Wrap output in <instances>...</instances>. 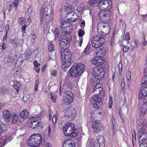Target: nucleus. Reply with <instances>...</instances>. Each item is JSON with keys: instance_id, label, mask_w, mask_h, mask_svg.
<instances>
[{"instance_id": "obj_1", "label": "nucleus", "mask_w": 147, "mask_h": 147, "mask_svg": "<svg viewBox=\"0 0 147 147\" xmlns=\"http://www.w3.org/2000/svg\"><path fill=\"white\" fill-rule=\"evenodd\" d=\"M67 36V35L61 36L59 40L60 49L64 50L61 51V59L62 63V67L65 71L73 61L71 59V51L67 49L70 46V38Z\"/></svg>"}, {"instance_id": "obj_2", "label": "nucleus", "mask_w": 147, "mask_h": 147, "mask_svg": "<svg viewBox=\"0 0 147 147\" xmlns=\"http://www.w3.org/2000/svg\"><path fill=\"white\" fill-rule=\"evenodd\" d=\"M45 3H43L42 7L40 10V13L41 19H45V22H47L51 20V16L53 11L51 5H47L45 7Z\"/></svg>"}, {"instance_id": "obj_3", "label": "nucleus", "mask_w": 147, "mask_h": 147, "mask_svg": "<svg viewBox=\"0 0 147 147\" xmlns=\"http://www.w3.org/2000/svg\"><path fill=\"white\" fill-rule=\"evenodd\" d=\"M63 129L64 135L70 137H74L78 135V130L76 129L74 124L67 122L65 124Z\"/></svg>"}, {"instance_id": "obj_4", "label": "nucleus", "mask_w": 147, "mask_h": 147, "mask_svg": "<svg viewBox=\"0 0 147 147\" xmlns=\"http://www.w3.org/2000/svg\"><path fill=\"white\" fill-rule=\"evenodd\" d=\"M71 77H76L80 75L84 71V66L81 63H74L69 69Z\"/></svg>"}, {"instance_id": "obj_5", "label": "nucleus", "mask_w": 147, "mask_h": 147, "mask_svg": "<svg viewBox=\"0 0 147 147\" xmlns=\"http://www.w3.org/2000/svg\"><path fill=\"white\" fill-rule=\"evenodd\" d=\"M42 140L41 135L38 134H35L30 136L28 143L30 146L36 147L44 144Z\"/></svg>"}, {"instance_id": "obj_6", "label": "nucleus", "mask_w": 147, "mask_h": 147, "mask_svg": "<svg viewBox=\"0 0 147 147\" xmlns=\"http://www.w3.org/2000/svg\"><path fill=\"white\" fill-rule=\"evenodd\" d=\"M110 29L109 24L105 21L99 22L97 27V32L98 34L104 35L105 33L109 32Z\"/></svg>"}, {"instance_id": "obj_7", "label": "nucleus", "mask_w": 147, "mask_h": 147, "mask_svg": "<svg viewBox=\"0 0 147 147\" xmlns=\"http://www.w3.org/2000/svg\"><path fill=\"white\" fill-rule=\"evenodd\" d=\"M90 39L91 40V43L92 47L98 48V49L100 48L99 47L102 45L105 41L103 38L96 35L91 37Z\"/></svg>"}, {"instance_id": "obj_8", "label": "nucleus", "mask_w": 147, "mask_h": 147, "mask_svg": "<svg viewBox=\"0 0 147 147\" xmlns=\"http://www.w3.org/2000/svg\"><path fill=\"white\" fill-rule=\"evenodd\" d=\"M147 127L145 125H143L142 128L138 132L139 142L140 143H141V144H142V143L145 141L147 139ZM146 143V142L143 144Z\"/></svg>"}, {"instance_id": "obj_9", "label": "nucleus", "mask_w": 147, "mask_h": 147, "mask_svg": "<svg viewBox=\"0 0 147 147\" xmlns=\"http://www.w3.org/2000/svg\"><path fill=\"white\" fill-rule=\"evenodd\" d=\"M30 120L31 123L29 124V127L33 129L37 128L38 129L41 128L42 123L38 121L40 120V117L39 115L32 117Z\"/></svg>"}, {"instance_id": "obj_10", "label": "nucleus", "mask_w": 147, "mask_h": 147, "mask_svg": "<svg viewBox=\"0 0 147 147\" xmlns=\"http://www.w3.org/2000/svg\"><path fill=\"white\" fill-rule=\"evenodd\" d=\"M98 16L101 21H105L107 23H109L111 18V12L109 9L100 10Z\"/></svg>"}, {"instance_id": "obj_11", "label": "nucleus", "mask_w": 147, "mask_h": 147, "mask_svg": "<svg viewBox=\"0 0 147 147\" xmlns=\"http://www.w3.org/2000/svg\"><path fill=\"white\" fill-rule=\"evenodd\" d=\"M76 115V111L73 107L69 108L65 114V118L69 121L74 120Z\"/></svg>"}, {"instance_id": "obj_12", "label": "nucleus", "mask_w": 147, "mask_h": 147, "mask_svg": "<svg viewBox=\"0 0 147 147\" xmlns=\"http://www.w3.org/2000/svg\"><path fill=\"white\" fill-rule=\"evenodd\" d=\"M112 4L110 0H102L98 3V7L100 10L110 9Z\"/></svg>"}, {"instance_id": "obj_13", "label": "nucleus", "mask_w": 147, "mask_h": 147, "mask_svg": "<svg viewBox=\"0 0 147 147\" xmlns=\"http://www.w3.org/2000/svg\"><path fill=\"white\" fill-rule=\"evenodd\" d=\"M95 96H93L90 100V102L94 107L96 109L101 108L103 105V102L101 98Z\"/></svg>"}, {"instance_id": "obj_14", "label": "nucleus", "mask_w": 147, "mask_h": 147, "mask_svg": "<svg viewBox=\"0 0 147 147\" xmlns=\"http://www.w3.org/2000/svg\"><path fill=\"white\" fill-rule=\"evenodd\" d=\"M92 127L94 131L98 132L103 129V124L99 121H93L92 123Z\"/></svg>"}, {"instance_id": "obj_15", "label": "nucleus", "mask_w": 147, "mask_h": 147, "mask_svg": "<svg viewBox=\"0 0 147 147\" xmlns=\"http://www.w3.org/2000/svg\"><path fill=\"white\" fill-rule=\"evenodd\" d=\"M97 51L96 52V54L99 55V58L98 59V64L97 66L100 65L102 64L104 62V57H103L104 54V50L101 48L97 49Z\"/></svg>"}, {"instance_id": "obj_16", "label": "nucleus", "mask_w": 147, "mask_h": 147, "mask_svg": "<svg viewBox=\"0 0 147 147\" xmlns=\"http://www.w3.org/2000/svg\"><path fill=\"white\" fill-rule=\"evenodd\" d=\"M66 95L64 102L66 105L71 104L74 100V94L71 91H68L66 92Z\"/></svg>"}, {"instance_id": "obj_17", "label": "nucleus", "mask_w": 147, "mask_h": 147, "mask_svg": "<svg viewBox=\"0 0 147 147\" xmlns=\"http://www.w3.org/2000/svg\"><path fill=\"white\" fill-rule=\"evenodd\" d=\"M147 98V87L142 89L139 94V101L144 100H145Z\"/></svg>"}, {"instance_id": "obj_18", "label": "nucleus", "mask_w": 147, "mask_h": 147, "mask_svg": "<svg viewBox=\"0 0 147 147\" xmlns=\"http://www.w3.org/2000/svg\"><path fill=\"white\" fill-rule=\"evenodd\" d=\"M3 117L4 119L6 122L9 121L12 117L10 111L8 110H5L3 111Z\"/></svg>"}, {"instance_id": "obj_19", "label": "nucleus", "mask_w": 147, "mask_h": 147, "mask_svg": "<svg viewBox=\"0 0 147 147\" xmlns=\"http://www.w3.org/2000/svg\"><path fill=\"white\" fill-rule=\"evenodd\" d=\"M21 0H14L8 6L7 9L8 11H11L14 7L16 9L18 7V5Z\"/></svg>"}, {"instance_id": "obj_20", "label": "nucleus", "mask_w": 147, "mask_h": 147, "mask_svg": "<svg viewBox=\"0 0 147 147\" xmlns=\"http://www.w3.org/2000/svg\"><path fill=\"white\" fill-rule=\"evenodd\" d=\"M93 92L96 91L97 93H95V96L100 97V98H102L104 96V92L102 88H94L93 90Z\"/></svg>"}, {"instance_id": "obj_21", "label": "nucleus", "mask_w": 147, "mask_h": 147, "mask_svg": "<svg viewBox=\"0 0 147 147\" xmlns=\"http://www.w3.org/2000/svg\"><path fill=\"white\" fill-rule=\"evenodd\" d=\"M97 141L98 142L97 146H96V144H94V146L95 147H104V140L103 136H98L97 137Z\"/></svg>"}, {"instance_id": "obj_22", "label": "nucleus", "mask_w": 147, "mask_h": 147, "mask_svg": "<svg viewBox=\"0 0 147 147\" xmlns=\"http://www.w3.org/2000/svg\"><path fill=\"white\" fill-rule=\"evenodd\" d=\"M67 16L69 17L68 18V20L70 22H74L77 20V14L73 12H70L67 15Z\"/></svg>"}, {"instance_id": "obj_23", "label": "nucleus", "mask_w": 147, "mask_h": 147, "mask_svg": "<svg viewBox=\"0 0 147 147\" xmlns=\"http://www.w3.org/2000/svg\"><path fill=\"white\" fill-rule=\"evenodd\" d=\"M78 36L79 37V40L78 41V44L80 47L81 46L83 42V36L85 34L84 31L81 29H80L78 31Z\"/></svg>"}, {"instance_id": "obj_24", "label": "nucleus", "mask_w": 147, "mask_h": 147, "mask_svg": "<svg viewBox=\"0 0 147 147\" xmlns=\"http://www.w3.org/2000/svg\"><path fill=\"white\" fill-rule=\"evenodd\" d=\"M63 147H76V144L72 140H67L63 143Z\"/></svg>"}, {"instance_id": "obj_25", "label": "nucleus", "mask_w": 147, "mask_h": 147, "mask_svg": "<svg viewBox=\"0 0 147 147\" xmlns=\"http://www.w3.org/2000/svg\"><path fill=\"white\" fill-rule=\"evenodd\" d=\"M5 62H7L8 63H13L15 60V59L12 53H10L8 55L7 57L3 59Z\"/></svg>"}, {"instance_id": "obj_26", "label": "nucleus", "mask_w": 147, "mask_h": 147, "mask_svg": "<svg viewBox=\"0 0 147 147\" xmlns=\"http://www.w3.org/2000/svg\"><path fill=\"white\" fill-rule=\"evenodd\" d=\"M70 25V23L67 21H62L60 23L61 28L62 29L64 28L65 30H68V29H69L70 28L69 26Z\"/></svg>"}, {"instance_id": "obj_27", "label": "nucleus", "mask_w": 147, "mask_h": 147, "mask_svg": "<svg viewBox=\"0 0 147 147\" xmlns=\"http://www.w3.org/2000/svg\"><path fill=\"white\" fill-rule=\"evenodd\" d=\"M100 72L98 74H96V76L94 77V78L96 79V80L98 81L103 78L104 75V72L102 69H101Z\"/></svg>"}, {"instance_id": "obj_28", "label": "nucleus", "mask_w": 147, "mask_h": 147, "mask_svg": "<svg viewBox=\"0 0 147 147\" xmlns=\"http://www.w3.org/2000/svg\"><path fill=\"white\" fill-rule=\"evenodd\" d=\"M29 115V113L27 111L24 110L22 111L20 113V117L24 119H27Z\"/></svg>"}, {"instance_id": "obj_29", "label": "nucleus", "mask_w": 147, "mask_h": 147, "mask_svg": "<svg viewBox=\"0 0 147 147\" xmlns=\"http://www.w3.org/2000/svg\"><path fill=\"white\" fill-rule=\"evenodd\" d=\"M52 32L53 33L55 36V39L57 40L59 38V28H56L55 29V30H52Z\"/></svg>"}, {"instance_id": "obj_30", "label": "nucleus", "mask_w": 147, "mask_h": 147, "mask_svg": "<svg viewBox=\"0 0 147 147\" xmlns=\"http://www.w3.org/2000/svg\"><path fill=\"white\" fill-rule=\"evenodd\" d=\"M48 49L49 52H52L55 50V46L51 41H49L48 43Z\"/></svg>"}, {"instance_id": "obj_31", "label": "nucleus", "mask_w": 147, "mask_h": 147, "mask_svg": "<svg viewBox=\"0 0 147 147\" xmlns=\"http://www.w3.org/2000/svg\"><path fill=\"white\" fill-rule=\"evenodd\" d=\"M142 87H145L147 86V76H145L143 77L141 81Z\"/></svg>"}, {"instance_id": "obj_32", "label": "nucleus", "mask_w": 147, "mask_h": 147, "mask_svg": "<svg viewBox=\"0 0 147 147\" xmlns=\"http://www.w3.org/2000/svg\"><path fill=\"white\" fill-rule=\"evenodd\" d=\"M101 69L99 68L98 67L93 68L92 73L94 78L95 76H96L97 74H98V73L100 72V71Z\"/></svg>"}, {"instance_id": "obj_33", "label": "nucleus", "mask_w": 147, "mask_h": 147, "mask_svg": "<svg viewBox=\"0 0 147 147\" xmlns=\"http://www.w3.org/2000/svg\"><path fill=\"white\" fill-rule=\"evenodd\" d=\"M14 87L16 90L18 91L20 87V82L17 81L14 82Z\"/></svg>"}, {"instance_id": "obj_34", "label": "nucleus", "mask_w": 147, "mask_h": 147, "mask_svg": "<svg viewBox=\"0 0 147 147\" xmlns=\"http://www.w3.org/2000/svg\"><path fill=\"white\" fill-rule=\"evenodd\" d=\"M12 123L14 124H16L17 123L18 121V116L16 114H14L13 116H12Z\"/></svg>"}, {"instance_id": "obj_35", "label": "nucleus", "mask_w": 147, "mask_h": 147, "mask_svg": "<svg viewBox=\"0 0 147 147\" xmlns=\"http://www.w3.org/2000/svg\"><path fill=\"white\" fill-rule=\"evenodd\" d=\"M6 129V127L4 124L0 125V134L5 131Z\"/></svg>"}, {"instance_id": "obj_36", "label": "nucleus", "mask_w": 147, "mask_h": 147, "mask_svg": "<svg viewBox=\"0 0 147 147\" xmlns=\"http://www.w3.org/2000/svg\"><path fill=\"white\" fill-rule=\"evenodd\" d=\"M30 98V95L27 93H25L23 97V101L25 102Z\"/></svg>"}, {"instance_id": "obj_37", "label": "nucleus", "mask_w": 147, "mask_h": 147, "mask_svg": "<svg viewBox=\"0 0 147 147\" xmlns=\"http://www.w3.org/2000/svg\"><path fill=\"white\" fill-rule=\"evenodd\" d=\"M84 9V6L82 4H81L78 7L77 10L79 12L82 11Z\"/></svg>"}, {"instance_id": "obj_38", "label": "nucleus", "mask_w": 147, "mask_h": 147, "mask_svg": "<svg viewBox=\"0 0 147 147\" xmlns=\"http://www.w3.org/2000/svg\"><path fill=\"white\" fill-rule=\"evenodd\" d=\"M96 56L95 57H94V59H93L92 61V63L94 64L95 65H97V64H98V59L99 58V55H96Z\"/></svg>"}, {"instance_id": "obj_39", "label": "nucleus", "mask_w": 147, "mask_h": 147, "mask_svg": "<svg viewBox=\"0 0 147 147\" xmlns=\"http://www.w3.org/2000/svg\"><path fill=\"white\" fill-rule=\"evenodd\" d=\"M98 2V0H90L89 2V4L90 5L93 6L96 4Z\"/></svg>"}, {"instance_id": "obj_40", "label": "nucleus", "mask_w": 147, "mask_h": 147, "mask_svg": "<svg viewBox=\"0 0 147 147\" xmlns=\"http://www.w3.org/2000/svg\"><path fill=\"white\" fill-rule=\"evenodd\" d=\"M69 4L73 7L75 6L78 2V0H69Z\"/></svg>"}, {"instance_id": "obj_41", "label": "nucleus", "mask_w": 147, "mask_h": 147, "mask_svg": "<svg viewBox=\"0 0 147 147\" xmlns=\"http://www.w3.org/2000/svg\"><path fill=\"white\" fill-rule=\"evenodd\" d=\"M25 20L24 18H19L18 20V22L20 25H22L25 23Z\"/></svg>"}, {"instance_id": "obj_42", "label": "nucleus", "mask_w": 147, "mask_h": 147, "mask_svg": "<svg viewBox=\"0 0 147 147\" xmlns=\"http://www.w3.org/2000/svg\"><path fill=\"white\" fill-rule=\"evenodd\" d=\"M126 77L127 78V82H129L131 79V74L130 72L128 71L127 72Z\"/></svg>"}, {"instance_id": "obj_43", "label": "nucleus", "mask_w": 147, "mask_h": 147, "mask_svg": "<svg viewBox=\"0 0 147 147\" xmlns=\"http://www.w3.org/2000/svg\"><path fill=\"white\" fill-rule=\"evenodd\" d=\"M140 102H143L144 103L142 104V107L147 109V102L144 100H141Z\"/></svg>"}, {"instance_id": "obj_44", "label": "nucleus", "mask_w": 147, "mask_h": 147, "mask_svg": "<svg viewBox=\"0 0 147 147\" xmlns=\"http://www.w3.org/2000/svg\"><path fill=\"white\" fill-rule=\"evenodd\" d=\"M39 81L38 80L36 81L34 86V90L35 91L38 90V88L39 84Z\"/></svg>"}, {"instance_id": "obj_45", "label": "nucleus", "mask_w": 147, "mask_h": 147, "mask_svg": "<svg viewBox=\"0 0 147 147\" xmlns=\"http://www.w3.org/2000/svg\"><path fill=\"white\" fill-rule=\"evenodd\" d=\"M26 56L27 57L30 56L32 54V51L30 50H26L25 53H24Z\"/></svg>"}, {"instance_id": "obj_46", "label": "nucleus", "mask_w": 147, "mask_h": 147, "mask_svg": "<svg viewBox=\"0 0 147 147\" xmlns=\"http://www.w3.org/2000/svg\"><path fill=\"white\" fill-rule=\"evenodd\" d=\"M142 38L143 39L142 40V43L144 46H146L147 45V41H146L145 39V36L143 35Z\"/></svg>"}, {"instance_id": "obj_47", "label": "nucleus", "mask_w": 147, "mask_h": 147, "mask_svg": "<svg viewBox=\"0 0 147 147\" xmlns=\"http://www.w3.org/2000/svg\"><path fill=\"white\" fill-rule=\"evenodd\" d=\"M51 100L52 102H55L56 96H55V94L53 93H51Z\"/></svg>"}, {"instance_id": "obj_48", "label": "nucleus", "mask_w": 147, "mask_h": 147, "mask_svg": "<svg viewBox=\"0 0 147 147\" xmlns=\"http://www.w3.org/2000/svg\"><path fill=\"white\" fill-rule=\"evenodd\" d=\"M129 49V47L126 45H123V51L124 52H127Z\"/></svg>"}, {"instance_id": "obj_49", "label": "nucleus", "mask_w": 147, "mask_h": 147, "mask_svg": "<svg viewBox=\"0 0 147 147\" xmlns=\"http://www.w3.org/2000/svg\"><path fill=\"white\" fill-rule=\"evenodd\" d=\"M57 74V71L55 70H53L51 71L50 74L52 75V76L55 77Z\"/></svg>"}, {"instance_id": "obj_50", "label": "nucleus", "mask_w": 147, "mask_h": 147, "mask_svg": "<svg viewBox=\"0 0 147 147\" xmlns=\"http://www.w3.org/2000/svg\"><path fill=\"white\" fill-rule=\"evenodd\" d=\"M109 108H111L113 104L112 98L111 96H109Z\"/></svg>"}, {"instance_id": "obj_51", "label": "nucleus", "mask_w": 147, "mask_h": 147, "mask_svg": "<svg viewBox=\"0 0 147 147\" xmlns=\"http://www.w3.org/2000/svg\"><path fill=\"white\" fill-rule=\"evenodd\" d=\"M30 37L31 40H34L36 38V36L35 34H31L30 35Z\"/></svg>"}, {"instance_id": "obj_52", "label": "nucleus", "mask_w": 147, "mask_h": 147, "mask_svg": "<svg viewBox=\"0 0 147 147\" xmlns=\"http://www.w3.org/2000/svg\"><path fill=\"white\" fill-rule=\"evenodd\" d=\"M130 35L129 33L127 32L125 37V40H126L129 41L130 40Z\"/></svg>"}, {"instance_id": "obj_53", "label": "nucleus", "mask_w": 147, "mask_h": 147, "mask_svg": "<svg viewBox=\"0 0 147 147\" xmlns=\"http://www.w3.org/2000/svg\"><path fill=\"white\" fill-rule=\"evenodd\" d=\"M147 110V109H145V108L142 107L141 110V112L142 113V115H143V114H144V115H145L146 114V111Z\"/></svg>"}, {"instance_id": "obj_54", "label": "nucleus", "mask_w": 147, "mask_h": 147, "mask_svg": "<svg viewBox=\"0 0 147 147\" xmlns=\"http://www.w3.org/2000/svg\"><path fill=\"white\" fill-rule=\"evenodd\" d=\"M96 82H97V84L95 85V88H100L101 87V85L100 84L98 83V81L96 80Z\"/></svg>"}, {"instance_id": "obj_55", "label": "nucleus", "mask_w": 147, "mask_h": 147, "mask_svg": "<svg viewBox=\"0 0 147 147\" xmlns=\"http://www.w3.org/2000/svg\"><path fill=\"white\" fill-rule=\"evenodd\" d=\"M57 119V117L55 115H54L52 118V121L53 123H56Z\"/></svg>"}, {"instance_id": "obj_56", "label": "nucleus", "mask_w": 147, "mask_h": 147, "mask_svg": "<svg viewBox=\"0 0 147 147\" xmlns=\"http://www.w3.org/2000/svg\"><path fill=\"white\" fill-rule=\"evenodd\" d=\"M27 26L26 24H24L22 27V30L23 32L24 33H25L26 29L27 28Z\"/></svg>"}, {"instance_id": "obj_57", "label": "nucleus", "mask_w": 147, "mask_h": 147, "mask_svg": "<svg viewBox=\"0 0 147 147\" xmlns=\"http://www.w3.org/2000/svg\"><path fill=\"white\" fill-rule=\"evenodd\" d=\"M20 57L21 58H22V60H24L27 57V56L26 55V54H25V53H24V54H22L21 55Z\"/></svg>"}, {"instance_id": "obj_58", "label": "nucleus", "mask_w": 147, "mask_h": 147, "mask_svg": "<svg viewBox=\"0 0 147 147\" xmlns=\"http://www.w3.org/2000/svg\"><path fill=\"white\" fill-rule=\"evenodd\" d=\"M9 29V25L7 24L5 27V30L6 32L7 33Z\"/></svg>"}, {"instance_id": "obj_59", "label": "nucleus", "mask_w": 147, "mask_h": 147, "mask_svg": "<svg viewBox=\"0 0 147 147\" xmlns=\"http://www.w3.org/2000/svg\"><path fill=\"white\" fill-rule=\"evenodd\" d=\"M11 42H12V44L15 47H16L17 46V44L16 42V41H15L14 39H12L11 41Z\"/></svg>"}, {"instance_id": "obj_60", "label": "nucleus", "mask_w": 147, "mask_h": 147, "mask_svg": "<svg viewBox=\"0 0 147 147\" xmlns=\"http://www.w3.org/2000/svg\"><path fill=\"white\" fill-rule=\"evenodd\" d=\"M34 69L35 70L37 73H39L40 71V68L39 67H34Z\"/></svg>"}, {"instance_id": "obj_61", "label": "nucleus", "mask_w": 147, "mask_h": 147, "mask_svg": "<svg viewBox=\"0 0 147 147\" xmlns=\"http://www.w3.org/2000/svg\"><path fill=\"white\" fill-rule=\"evenodd\" d=\"M34 67H39V65H40V64H38V62L36 61H34Z\"/></svg>"}, {"instance_id": "obj_62", "label": "nucleus", "mask_w": 147, "mask_h": 147, "mask_svg": "<svg viewBox=\"0 0 147 147\" xmlns=\"http://www.w3.org/2000/svg\"><path fill=\"white\" fill-rule=\"evenodd\" d=\"M115 34V31H113L112 33V35L111 38V40H113L115 38L114 36Z\"/></svg>"}, {"instance_id": "obj_63", "label": "nucleus", "mask_w": 147, "mask_h": 147, "mask_svg": "<svg viewBox=\"0 0 147 147\" xmlns=\"http://www.w3.org/2000/svg\"><path fill=\"white\" fill-rule=\"evenodd\" d=\"M140 147H147V143H144L140 144Z\"/></svg>"}, {"instance_id": "obj_64", "label": "nucleus", "mask_w": 147, "mask_h": 147, "mask_svg": "<svg viewBox=\"0 0 147 147\" xmlns=\"http://www.w3.org/2000/svg\"><path fill=\"white\" fill-rule=\"evenodd\" d=\"M142 17L143 19H145V20H147V14L145 15H142Z\"/></svg>"}]
</instances>
